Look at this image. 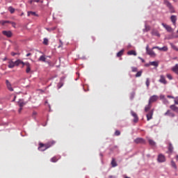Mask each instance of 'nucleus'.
<instances>
[{
    "label": "nucleus",
    "instance_id": "1",
    "mask_svg": "<svg viewBox=\"0 0 178 178\" xmlns=\"http://www.w3.org/2000/svg\"><path fill=\"white\" fill-rule=\"evenodd\" d=\"M55 144V141H50L48 142L46 144L40 143L38 147V150L44 152L47 150V149L50 148Z\"/></svg>",
    "mask_w": 178,
    "mask_h": 178
},
{
    "label": "nucleus",
    "instance_id": "2",
    "mask_svg": "<svg viewBox=\"0 0 178 178\" xmlns=\"http://www.w3.org/2000/svg\"><path fill=\"white\" fill-rule=\"evenodd\" d=\"M163 3L164 6H165L169 9L170 13H175L176 12L174 6L170 2H169L168 0H164Z\"/></svg>",
    "mask_w": 178,
    "mask_h": 178
},
{
    "label": "nucleus",
    "instance_id": "3",
    "mask_svg": "<svg viewBox=\"0 0 178 178\" xmlns=\"http://www.w3.org/2000/svg\"><path fill=\"white\" fill-rule=\"evenodd\" d=\"M146 53L147 55H149L152 57H155L156 56V54L154 52V49H150L149 48L148 44H147V47H146Z\"/></svg>",
    "mask_w": 178,
    "mask_h": 178
},
{
    "label": "nucleus",
    "instance_id": "4",
    "mask_svg": "<svg viewBox=\"0 0 178 178\" xmlns=\"http://www.w3.org/2000/svg\"><path fill=\"white\" fill-rule=\"evenodd\" d=\"M157 161L160 163H163V162L166 161V158L163 154H159L158 156V159Z\"/></svg>",
    "mask_w": 178,
    "mask_h": 178
},
{
    "label": "nucleus",
    "instance_id": "5",
    "mask_svg": "<svg viewBox=\"0 0 178 178\" xmlns=\"http://www.w3.org/2000/svg\"><path fill=\"white\" fill-rule=\"evenodd\" d=\"M153 115H154V109H152L146 115L147 120V121L151 120V119H152V118H153Z\"/></svg>",
    "mask_w": 178,
    "mask_h": 178
},
{
    "label": "nucleus",
    "instance_id": "6",
    "mask_svg": "<svg viewBox=\"0 0 178 178\" xmlns=\"http://www.w3.org/2000/svg\"><path fill=\"white\" fill-rule=\"evenodd\" d=\"M152 49H158L161 51H167L168 48V47H153Z\"/></svg>",
    "mask_w": 178,
    "mask_h": 178
},
{
    "label": "nucleus",
    "instance_id": "7",
    "mask_svg": "<svg viewBox=\"0 0 178 178\" xmlns=\"http://www.w3.org/2000/svg\"><path fill=\"white\" fill-rule=\"evenodd\" d=\"M159 82L164 85L168 83V81H166L165 77L163 75H160Z\"/></svg>",
    "mask_w": 178,
    "mask_h": 178
},
{
    "label": "nucleus",
    "instance_id": "8",
    "mask_svg": "<svg viewBox=\"0 0 178 178\" xmlns=\"http://www.w3.org/2000/svg\"><path fill=\"white\" fill-rule=\"evenodd\" d=\"M159 99V97L157 95H153L150 97L149 102L152 104L153 102H156Z\"/></svg>",
    "mask_w": 178,
    "mask_h": 178
},
{
    "label": "nucleus",
    "instance_id": "9",
    "mask_svg": "<svg viewBox=\"0 0 178 178\" xmlns=\"http://www.w3.org/2000/svg\"><path fill=\"white\" fill-rule=\"evenodd\" d=\"M131 115L134 118V122H136V123L138 122V120H139V118H138V116L137 113H136L134 111H131Z\"/></svg>",
    "mask_w": 178,
    "mask_h": 178
},
{
    "label": "nucleus",
    "instance_id": "10",
    "mask_svg": "<svg viewBox=\"0 0 178 178\" xmlns=\"http://www.w3.org/2000/svg\"><path fill=\"white\" fill-rule=\"evenodd\" d=\"M2 33L3 35L7 36L8 38H10V37L13 35V33L10 31H3Z\"/></svg>",
    "mask_w": 178,
    "mask_h": 178
},
{
    "label": "nucleus",
    "instance_id": "11",
    "mask_svg": "<svg viewBox=\"0 0 178 178\" xmlns=\"http://www.w3.org/2000/svg\"><path fill=\"white\" fill-rule=\"evenodd\" d=\"M6 86L10 91H14L13 88L12 87V85L10 84V81L8 80H6Z\"/></svg>",
    "mask_w": 178,
    "mask_h": 178
},
{
    "label": "nucleus",
    "instance_id": "12",
    "mask_svg": "<svg viewBox=\"0 0 178 178\" xmlns=\"http://www.w3.org/2000/svg\"><path fill=\"white\" fill-rule=\"evenodd\" d=\"M164 115H169L171 118H174L175 116V114L171 112L170 110H168L167 112L164 113Z\"/></svg>",
    "mask_w": 178,
    "mask_h": 178
},
{
    "label": "nucleus",
    "instance_id": "13",
    "mask_svg": "<svg viewBox=\"0 0 178 178\" xmlns=\"http://www.w3.org/2000/svg\"><path fill=\"white\" fill-rule=\"evenodd\" d=\"M162 26L164 27V29H165L169 33H171L172 31V27L170 26H168L167 24H162Z\"/></svg>",
    "mask_w": 178,
    "mask_h": 178
},
{
    "label": "nucleus",
    "instance_id": "14",
    "mask_svg": "<svg viewBox=\"0 0 178 178\" xmlns=\"http://www.w3.org/2000/svg\"><path fill=\"white\" fill-rule=\"evenodd\" d=\"M170 20H171V22H172V24L174 25H176V22H177V16L176 15H172L170 17Z\"/></svg>",
    "mask_w": 178,
    "mask_h": 178
},
{
    "label": "nucleus",
    "instance_id": "15",
    "mask_svg": "<svg viewBox=\"0 0 178 178\" xmlns=\"http://www.w3.org/2000/svg\"><path fill=\"white\" fill-rule=\"evenodd\" d=\"M170 108L175 111L178 113V107L175 106V104H171V106H170Z\"/></svg>",
    "mask_w": 178,
    "mask_h": 178
},
{
    "label": "nucleus",
    "instance_id": "16",
    "mask_svg": "<svg viewBox=\"0 0 178 178\" xmlns=\"http://www.w3.org/2000/svg\"><path fill=\"white\" fill-rule=\"evenodd\" d=\"M15 67V63L13 60L8 61V68H13Z\"/></svg>",
    "mask_w": 178,
    "mask_h": 178
},
{
    "label": "nucleus",
    "instance_id": "17",
    "mask_svg": "<svg viewBox=\"0 0 178 178\" xmlns=\"http://www.w3.org/2000/svg\"><path fill=\"white\" fill-rule=\"evenodd\" d=\"M152 106V104L149 102L148 104L145 108V112L147 113L151 109Z\"/></svg>",
    "mask_w": 178,
    "mask_h": 178
},
{
    "label": "nucleus",
    "instance_id": "18",
    "mask_svg": "<svg viewBox=\"0 0 178 178\" xmlns=\"http://www.w3.org/2000/svg\"><path fill=\"white\" fill-rule=\"evenodd\" d=\"M128 56H137V53L136 52L135 50H130L129 51L127 52Z\"/></svg>",
    "mask_w": 178,
    "mask_h": 178
},
{
    "label": "nucleus",
    "instance_id": "19",
    "mask_svg": "<svg viewBox=\"0 0 178 178\" xmlns=\"http://www.w3.org/2000/svg\"><path fill=\"white\" fill-rule=\"evenodd\" d=\"M26 74H29L31 72V65L29 63H26Z\"/></svg>",
    "mask_w": 178,
    "mask_h": 178
},
{
    "label": "nucleus",
    "instance_id": "20",
    "mask_svg": "<svg viewBox=\"0 0 178 178\" xmlns=\"http://www.w3.org/2000/svg\"><path fill=\"white\" fill-rule=\"evenodd\" d=\"M172 71L174 72L175 74H178V64H176L172 68Z\"/></svg>",
    "mask_w": 178,
    "mask_h": 178
},
{
    "label": "nucleus",
    "instance_id": "21",
    "mask_svg": "<svg viewBox=\"0 0 178 178\" xmlns=\"http://www.w3.org/2000/svg\"><path fill=\"white\" fill-rule=\"evenodd\" d=\"M27 16H28V17H30V16L38 17V15H36V13H34L33 11H28V13H27Z\"/></svg>",
    "mask_w": 178,
    "mask_h": 178
},
{
    "label": "nucleus",
    "instance_id": "22",
    "mask_svg": "<svg viewBox=\"0 0 178 178\" xmlns=\"http://www.w3.org/2000/svg\"><path fill=\"white\" fill-rule=\"evenodd\" d=\"M134 143L136 144H139V143H144V140L142 138H136L134 140Z\"/></svg>",
    "mask_w": 178,
    "mask_h": 178
},
{
    "label": "nucleus",
    "instance_id": "23",
    "mask_svg": "<svg viewBox=\"0 0 178 178\" xmlns=\"http://www.w3.org/2000/svg\"><path fill=\"white\" fill-rule=\"evenodd\" d=\"M171 166L174 168L175 170H177V165L175 161H171Z\"/></svg>",
    "mask_w": 178,
    "mask_h": 178
},
{
    "label": "nucleus",
    "instance_id": "24",
    "mask_svg": "<svg viewBox=\"0 0 178 178\" xmlns=\"http://www.w3.org/2000/svg\"><path fill=\"white\" fill-rule=\"evenodd\" d=\"M170 45L171 46L172 49H174L175 51H178V47L175 44H174L173 43H170Z\"/></svg>",
    "mask_w": 178,
    "mask_h": 178
},
{
    "label": "nucleus",
    "instance_id": "25",
    "mask_svg": "<svg viewBox=\"0 0 178 178\" xmlns=\"http://www.w3.org/2000/svg\"><path fill=\"white\" fill-rule=\"evenodd\" d=\"M8 11L11 13L13 14L15 12V9L13 8V6H9L8 8Z\"/></svg>",
    "mask_w": 178,
    "mask_h": 178
},
{
    "label": "nucleus",
    "instance_id": "26",
    "mask_svg": "<svg viewBox=\"0 0 178 178\" xmlns=\"http://www.w3.org/2000/svg\"><path fill=\"white\" fill-rule=\"evenodd\" d=\"M124 52V49L120 50V51L117 53V57H121L122 56H123Z\"/></svg>",
    "mask_w": 178,
    "mask_h": 178
},
{
    "label": "nucleus",
    "instance_id": "27",
    "mask_svg": "<svg viewBox=\"0 0 178 178\" xmlns=\"http://www.w3.org/2000/svg\"><path fill=\"white\" fill-rule=\"evenodd\" d=\"M39 61L45 62L46 58L44 55H42L40 56Z\"/></svg>",
    "mask_w": 178,
    "mask_h": 178
},
{
    "label": "nucleus",
    "instance_id": "28",
    "mask_svg": "<svg viewBox=\"0 0 178 178\" xmlns=\"http://www.w3.org/2000/svg\"><path fill=\"white\" fill-rule=\"evenodd\" d=\"M111 165L113 167H116L118 165V163L115 161V159L113 158V160L111 161Z\"/></svg>",
    "mask_w": 178,
    "mask_h": 178
},
{
    "label": "nucleus",
    "instance_id": "29",
    "mask_svg": "<svg viewBox=\"0 0 178 178\" xmlns=\"http://www.w3.org/2000/svg\"><path fill=\"white\" fill-rule=\"evenodd\" d=\"M143 74V70H140L138 72H137L136 74V77L138 78L142 76Z\"/></svg>",
    "mask_w": 178,
    "mask_h": 178
},
{
    "label": "nucleus",
    "instance_id": "30",
    "mask_svg": "<svg viewBox=\"0 0 178 178\" xmlns=\"http://www.w3.org/2000/svg\"><path fill=\"white\" fill-rule=\"evenodd\" d=\"M51 162L56 163L58 161V159L56 156H54L51 159Z\"/></svg>",
    "mask_w": 178,
    "mask_h": 178
},
{
    "label": "nucleus",
    "instance_id": "31",
    "mask_svg": "<svg viewBox=\"0 0 178 178\" xmlns=\"http://www.w3.org/2000/svg\"><path fill=\"white\" fill-rule=\"evenodd\" d=\"M21 63H22V60L20 59H18V60L15 61V66H19V65H20Z\"/></svg>",
    "mask_w": 178,
    "mask_h": 178
},
{
    "label": "nucleus",
    "instance_id": "32",
    "mask_svg": "<svg viewBox=\"0 0 178 178\" xmlns=\"http://www.w3.org/2000/svg\"><path fill=\"white\" fill-rule=\"evenodd\" d=\"M150 65H152V66L158 67V63H157V61H151V62H150Z\"/></svg>",
    "mask_w": 178,
    "mask_h": 178
},
{
    "label": "nucleus",
    "instance_id": "33",
    "mask_svg": "<svg viewBox=\"0 0 178 178\" xmlns=\"http://www.w3.org/2000/svg\"><path fill=\"white\" fill-rule=\"evenodd\" d=\"M148 142H149V145H152V146H154V145H156L155 142L153 140L149 139L148 140Z\"/></svg>",
    "mask_w": 178,
    "mask_h": 178
},
{
    "label": "nucleus",
    "instance_id": "34",
    "mask_svg": "<svg viewBox=\"0 0 178 178\" xmlns=\"http://www.w3.org/2000/svg\"><path fill=\"white\" fill-rule=\"evenodd\" d=\"M168 149H169V151H170V153L172 152V151H173V147H172V145L171 143L169 144Z\"/></svg>",
    "mask_w": 178,
    "mask_h": 178
},
{
    "label": "nucleus",
    "instance_id": "35",
    "mask_svg": "<svg viewBox=\"0 0 178 178\" xmlns=\"http://www.w3.org/2000/svg\"><path fill=\"white\" fill-rule=\"evenodd\" d=\"M43 44L44 45H48L49 44V39L47 38H44Z\"/></svg>",
    "mask_w": 178,
    "mask_h": 178
},
{
    "label": "nucleus",
    "instance_id": "36",
    "mask_svg": "<svg viewBox=\"0 0 178 178\" xmlns=\"http://www.w3.org/2000/svg\"><path fill=\"white\" fill-rule=\"evenodd\" d=\"M149 84H150L149 79H146V86H147V88H149Z\"/></svg>",
    "mask_w": 178,
    "mask_h": 178
},
{
    "label": "nucleus",
    "instance_id": "37",
    "mask_svg": "<svg viewBox=\"0 0 178 178\" xmlns=\"http://www.w3.org/2000/svg\"><path fill=\"white\" fill-rule=\"evenodd\" d=\"M115 136H120V131L116 130V131H115Z\"/></svg>",
    "mask_w": 178,
    "mask_h": 178
},
{
    "label": "nucleus",
    "instance_id": "38",
    "mask_svg": "<svg viewBox=\"0 0 178 178\" xmlns=\"http://www.w3.org/2000/svg\"><path fill=\"white\" fill-rule=\"evenodd\" d=\"M63 86V83L62 81L59 82V83L58 84V88L60 89Z\"/></svg>",
    "mask_w": 178,
    "mask_h": 178
},
{
    "label": "nucleus",
    "instance_id": "39",
    "mask_svg": "<svg viewBox=\"0 0 178 178\" xmlns=\"http://www.w3.org/2000/svg\"><path fill=\"white\" fill-rule=\"evenodd\" d=\"M166 77L170 79V80H172V76H171L170 74H166Z\"/></svg>",
    "mask_w": 178,
    "mask_h": 178
},
{
    "label": "nucleus",
    "instance_id": "40",
    "mask_svg": "<svg viewBox=\"0 0 178 178\" xmlns=\"http://www.w3.org/2000/svg\"><path fill=\"white\" fill-rule=\"evenodd\" d=\"M150 30V26H145V29L144 30L145 31L147 32Z\"/></svg>",
    "mask_w": 178,
    "mask_h": 178
},
{
    "label": "nucleus",
    "instance_id": "41",
    "mask_svg": "<svg viewBox=\"0 0 178 178\" xmlns=\"http://www.w3.org/2000/svg\"><path fill=\"white\" fill-rule=\"evenodd\" d=\"M131 72H138V68L137 67H131Z\"/></svg>",
    "mask_w": 178,
    "mask_h": 178
},
{
    "label": "nucleus",
    "instance_id": "42",
    "mask_svg": "<svg viewBox=\"0 0 178 178\" xmlns=\"http://www.w3.org/2000/svg\"><path fill=\"white\" fill-rule=\"evenodd\" d=\"M165 99V95H160V99H163V101H164Z\"/></svg>",
    "mask_w": 178,
    "mask_h": 178
},
{
    "label": "nucleus",
    "instance_id": "43",
    "mask_svg": "<svg viewBox=\"0 0 178 178\" xmlns=\"http://www.w3.org/2000/svg\"><path fill=\"white\" fill-rule=\"evenodd\" d=\"M174 99L175 104L178 105V98H175Z\"/></svg>",
    "mask_w": 178,
    "mask_h": 178
},
{
    "label": "nucleus",
    "instance_id": "44",
    "mask_svg": "<svg viewBox=\"0 0 178 178\" xmlns=\"http://www.w3.org/2000/svg\"><path fill=\"white\" fill-rule=\"evenodd\" d=\"M25 105V104L24 102H20L19 104V106L21 107V108H23V106Z\"/></svg>",
    "mask_w": 178,
    "mask_h": 178
},
{
    "label": "nucleus",
    "instance_id": "45",
    "mask_svg": "<svg viewBox=\"0 0 178 178\" xmlns=\"http://www.w3.org/2000/svg\"><path fill=\"white\" fill-rule=\"evenodd\" d=\"M33 2H36V3H39L40 0H31L30 3H32Z\"/></svg>",
    "mask_w": 178,
    "mask_h": 178
},
{
    "label": "nucleus",
    "instance_id": "46",
    "mask_svg": "<svg viewBox=\"0 0 178 178\" xmlns=\"http://www.w3.org/2000/svg\"><path fill=\"white\" fill-rule=\"evenodd\" d=\"M163 101L164 104H168L169 103L166 98H165Z\"/></svg>",
    "mask_w": 178,
    "mask_h": 178
},
{
    "label": "nucleus",
    "instance_id": "47",
    "mask_svg": "<svg viewBox=\"0 0 178 178\" xmlns=\"http://www.w3.org/2000/svg\"><path fill=\"white\" fill-rule=\"evenodd\" d=\"M6 23H10V22H9V21H2V22H1V24H2L3 25H4V24H6Z\"/></svg>",
    "mask_w": 178,
    "mask_h": 178
},
{
    "label": "nucleus",
    "instance_id": "48",
    "mask_svg": "<svg viewBox=\"0 0 178 178\" xmlns=\"http://www.w3.org/2000/svg\"><path fill=\"white\" fill-rule=\"evenodd\" d=\"M153 35H155L156 36H160L159 33L158 32H156L155 33L154 32H152Z\"/></svg>",
    "mask_w": 178,
    "mask_h": 178
},
{
    "label": "nucleus",
    "instance_id": "49",
    "mask_svg": "<svg viewBox=\"0 0 178 178\" xmlns=\"http://www.w3.org/2000/svg\"><path fill=\"white\" fill-rule=\"evenodd\" d=\"M167 98H168V99H175V97L173 96H171V95H168Z\"/></svg>",
    "mask_w": 178,
    "mask_h": 178
},
{
    "label": "nucleus",
    "instance_id": "50",
    "mask_svg": "<svg viewBox=\"0 0 178 178\" xmlns=\"http://www.w3.org/2000/svg\"><path fill=\"white\" fill-rule=\"evenodd\" d=\"M26 63H24V61L22 60L21 64H22V67H24V66H26Z\"/></svg>",
    "mask_w": 178,
    "mask_h": 178
},
{
    "label": "nucleus",
    "instance_id": "51",
    "mask_svg": "<svg viewBox=\"0 0 178 178\" xmlns=\"http://www.w3.org/2000/svg\"><path fill=\"white\" fill-rule=\"evenodd\" d=\"M23 110L22 107H20L18 110V112L20 113Z\"/></svg>",
    "mask_w": 178,
    "mask_h": 178
},
{
    "label": "nucleus",
    "instance_id": "52",
    "mask_svg": "<svg viewBox=\"0 0 178 178\" xmlns=\"http://www.w3.org/2000/svg\"><path fill=\"white\" fill-rule=\"evenodd\" d=\"M11 24H12V25H13V27H15V26H16L15 22H11Z\"/></svg>",
    "mask_w": 178,
    "mask_h": 178
},
{
    "label": "nucleus",
    "instance_id": "53",
    "mask_svg": "<svg viewBox=\"0 0 178 178\" xmlns=\"http://www.w3.org/2000/svg\"><path fill=\"white\" fill-rule=\"evenodd\" d=\"M16 55H17V54L15 53V52H12V53H11V56H16Z\"/></svg>",
    "mask_w": 178,
    "mask_h": 178
},
{
    "label": "nucleus",
    "instance_id": "54",
    "mask_svg": "<svg viewBox=\"0 0 178 178\" xmlns=\"http://www.w3.org/2000/svg\"><path fill=\"white\" fill-rule=\"evenodd\" d=\"M30 56H31V53L26 54V57H29Z\"/></svg>",
    "mask_w": 178,
    "mask_h": 178
},
{
    "label": "nucleus",
    "instance_id": "55",
    "mask_svg": "<svg viewBox=\"0 0 178 178\" xmlns=\"http://www.w3.org/2000/svg\"><path fill=\"white\" fill-rule=\"evenodd\" d=\"M108 178H116V177H113V175H109Z\"/></svg>",
    "mask_w": 178,
    "mask_h": 178
},
{
    "label": "nucleus",
    "instance_id": "56",
    "mask_svg": "<svg viewBox=\"0 0 178 178\" xmlns=\"http://www.w3.org/2000/svg\"><path fill=\"white\" fill-rule=\"evenodd\" d=\"M143 63H145V60L142 58H139Z\"/></svg>",
    "mask_w": 178,
    "mask_h": 178
},
{
    "label": "nucleus",
    "instance_id": "57",
    "mask_svg": "<svg viewBox=\"0 0 178 178\" xmlns=\"http://www.w3.org/2000/svg\"><path fill=\"white\" fill-rule=\"evenodd\" d=\"M37 115V113L36 112H33V115L34 116V115Z\"/></svg>",
    "mask_w": 178,
    "mask_h": 178
},
{
    "label": "nucleus",
    "instance_id": "58",
    "mask_svg": "<svg viewBox=\"0 0 178 178\" xmlns=\"http://www.w3.org/2000/svg\"><path fill=\"white\" fill-rule=\"evenodd\" d=\"M24 13H22L21 14V17L24 16Z\"/></svg>",
    "mask_w": 178,
    "mask_h": 178
},
{
    "label": "nucleus",
    "instance_id": "59",
    "mask_svg": "<svg viewBox=\"0 0 178 178\" xmlns=\"http://www.w3.org/2000/svg\"><path fill=\"white\" fill-rule=\"evenodd\" d=\"M176 159L178 161V155L176 156Z\"/></svg>",
    "mask_w": 178,
    "mask_h": 178
},
{
    "label": "nucleus",
    "instance_id": "60",
    "mask_svg": "<svg viewBox=\"0 0 178 178\" xmlns=\"http://www.w3.org/2000/svg\"><path fill=\"white\" fill-rule=\"evenodd\" d=\"M125 178H130V177H125Z\"/></svg>",
    "mask_w": 178,
    "mask_h": 178
},
{
    "label": "nucleus",
    "instance_id": "61",
    "mask_svg": "<svg viewBox=\"0 0 178 178\" xmlns=\"http://www.w3.org/2000/svg\"><path fill=\"white\" fill-rule=\"evenodd\" d=\"M173 1H176V0H172Z\"/></svg>",
    "mask_w": 178,
    "mask_h": 178
},
{
    "label": "nucleus",
    "instance_id": "62",
    "mask_svg": "<svg viewBox=\"0 0 178 178\" xmlns=\"http://www.w3.org/2000/svg\"><path fill=\"white\" fill-rule=\"evenodd\" d=\"M177 33H178V29H177Z\"/></svg>",
    "mask_w": 178,
    "mask_h": 178
}]
</instances>
